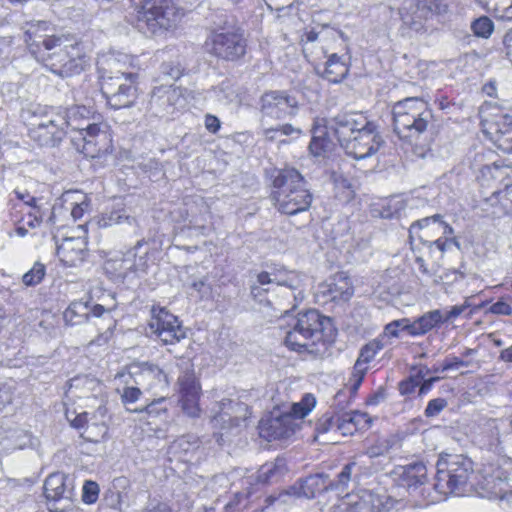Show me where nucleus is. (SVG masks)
I'll return each mask as SVG.
<instances>
[{
	"label": "nucleus",
	"mask_w": 512,
	"mask_h": 512,
	"mask_svg": "<svg viewBox=\"0 0 512 512\" xmlns=\"http://www.w3.org/2000/svg\"><path fill=\"white\" fill-rule=\"evenodd\" d=\"M334 133L345 152L357 160L374 155L383 144L376 125L358 112L337 115Z\"/></svg>",
	"instance_id": "1"
},
{
	"label": "nucleus",
	"mask_w": 512,
	"mask_h": 512,
	"mask_svg": "<svg viewBox=\"0 0 512 512\" xmlns=\"http://www.w3.org/2000/svg\"><path fill=\"white\" fill-rule=\"evenodd\" d=\"M281 321L285 322L280 327L285 329L286 346L298 352H313V346L323 339L324 331L331 326L330 318L317 310H308L296 317L286 310Z\"/></svg>",
	"instance_id": "2"
},
{
	"label": "nucleus",
	"mask_w": 512,
	"mask_h": 512,
	"mask_svg": "<svg viewBox=\"0 0 512 512\" xmlns=\"http://www.w3.org/2000/svg\"><path fill=\"white\" fill-rule=\"evenodd\" d=\"M271 199L281 213L295 215L310 207L312 195L303 176L294 168H285L273 180Z\"/></svg>",
	"instance_id": "3"
},
{
	"label": "nucleus",
	"mask_w": 512,
	"mask_h": 512,
	"mask_svg": "<svg viewBox=\"0 0 512 512\" xmlns=\"http://www.w3.org/2000/svg\"><path fill=\"white\" fill-rule=\"evenodd\" d=\"M137 27L145 33L157 34L175 28L184 11L172 0H132Z\"/></svg>",
	"instance_id": "4"
},
{
	"label": "nucleus",
	"mask_w": 512,
	"mask_h": 512,
	"mask_svg": "<svg viewBox=\"0 0 512 512\" xmlns=\"http://www.w3.org/2000/svg\"><path fill=\"white\" fill-rule=\"evenodd\" d=\"M61 45L54 50L35 49L36 60L61 77L79 74L88 65V58L79 44L66 35H58Z\"/></svg>",
	"instance_id": "5"
},
{
	"label": "nucleus",
	"mask_w": 512,
	"mask_h": 512,
	"mask_svg": "<svg viewBox=\"0 0 512 512\" xmlns=\"http://www.w3.org/2000/svg\"><path fill=\"white\" fill-rule=\"evenodd\" d=\"M473 462L460 454L441 456L437 462L435 489L443 495L461 494L473 475Z\"/></svg>",
	"instance_id": "6"
},
{
	"label": "nucleus",
	"mask_w": 512,
	"mask_h": 512,
	"mask_svg": "<svg viewBox=\"0 0 512 512\" xmlns=\"http://www.w3.org/2000/svg\"><path fill=\"white\" fill-rule=\"evenodd\" d=\"M393 120L394 131L400 137H411L427 129L432 120V111L424 100L406 98L393 106Z\"/></svg>",
	"instance_id": "7"
},
{
	"label": "nucleus",
	"mask_w": 512,
	"mask_h": 512,
	"mask_svg": "<svg viewBox=\"0 0 512 512\" xmlns=\"http://www.w3.org/2000/svg\"><path fill=\"white\" fill-rule=\"evenodd\" d=\"M453 228L447 224L440 214L417 220L409 228L411 244L419 241L423 244L435 245L438 250L445 252L452 245L459 246L455 238L451 237Z\"/></svg>",
	"instance_id": "8"
},
{
	"label": "nucleus",
	"mask_w": 512,
	"mask_h": 512,
	"mask_svg": "<svg viewBox=\"0 0 512 512\" xmlns=\"http://www.w3.org/2000/svg\"><path fill=\"white\" fill-rule=\"evenodd\" d=\"M148 326L151 334L164 345H174L186 338V331L178 318L164 307L151 308Z\"/></svg>",
	"instance_id": "9"
},
{
	"label": "nucleus",
	"mask_w": 512,
	"mask_h": 512,
	"mask_svg": "<svg viewBox=\"0 0 512 512\" xmlns=\"http://www.w3.org/2000/svg\"><path fill=\"white\" fill-rule=\"evenodd\" d=\"M135 58L122 52H109L97 59V68L102 82L137 79Z\"/></svg>",
	"instance_id": "10"
},
{
	"label": "nucleus",
	"mask_w": 512,
	"mask_h": 512,
	"mask_svg": "<svg viewBox=\"0 0 512 512\" xmlns=\"http://www.w3.org/2000/svg\"><path fill=\"white\" fill-rule=\"evenodd\" d=\"M207 50L222 59L236 60L246 52V40L237 30L215 31L206 40Z\"/></svg>",
	"instance_id": "11"
},
{
	"label": "nucleus",
	"mask_w": 512,
	"mask_h": 512,
	"mask_svg": "<svg viewBox=\"0 0 512 512\" xmlns=\"http://www.w3.org/2000/svg\"><path fill=\"white\" fill-rule=\"evenodd\" d=\"M72 427L82 429L81 436L89 442H99L107 434L108 426L106 423L107 408L106 405L96 406L93 412L83 411L74 417L69 412L66 413Z\"/></svg>",
	"instance_id": "12"
},
{
	"label": "nucleus",
	"mask_w": 512,
	"mask_h": 512,
	"mask_svg": "<svg viewBox=\"0 0 512 512\" xmlns=\"http://www.w3.org/2000/svg\"><path fill=\"white\" fill-rule=\"evenodd\" d=\"M75 148L86 157L95 158L110 148L111 139L106 125L88 124L86 130L72 136Z\"/></svg>",
	"instance_id": "13"
},
{
	"label": "nucleus",
	"mask_w": 512,
	"mask_h": 512,
	"mask_svg": "<svg viewBox=\"0 0 512 512\" xmlns=\"http://www.w3.org/2000/svg\"><path fill=\"white\" fill-rule=\"evenodd\" d=\"M509 169L496 164L481 169L483 185L493 189L495 196L502 206L512 211V182L508 179Z\"/></svg>",
	"instance_id": "14"
},
{
	"label": "nucleus",
	"mask_w": 512,
	"mask_h": 512,
	"mask_svg": "<svg viewBox=\"0 0 512 512\" xmlns=\"http://www.w3.org/2000/svg\"><path fill=\"white\" fill-rule=\"evenodd\" d=\"M66 393L79 400L94 401L95 406L105 405L107 400L105 385L91 375H79L72 378ZM86 406L94 407V404H86Z\"/></svg>",
	"instance_id": "15"
},
{
	"label": "nucleus",
	"mask_w": 512,
	"mask_h": 512,
	"mask_svg": "<svg viewBox=\"0 0 512 512\" xmlns=\"http://www.w3.org/2000/svg\"><path fill=\"white\" fill-rule=\"evenodd\" d=\"M66 133L65 121L59 112H50L45 118L33 124L29 129V136L40 146H54Z\"/></svg>",
	"instance_id": "16"
},
{
	"label": "nucleus",
	"mask_w": 512,
	"mask_h": 512,
	"mask_svg": "<svg viewBox=\"0 0 512 512\" xmlns=\"http://www.w3.org/2000/svg\"><path fill=\"white\" fill-rule=\"evenodd\" d=\"M136 80L102 82V93L105 95L109 106L114 109L131 107L137 99Z\"/></svg>",
	"instance_id": "17"
},
{
	"label": "nucleus",
	"mask_w": 512,
	"mask_h": 512,
	"mask_svg": "<svg viewBox=\"0 0 512 512\" xmlns=\"http://www.w3.org/2000/svg\"><path fill=\"white\" fill-rule=\"evenodd\" d=\"M297 110V100L285 92L269 91L261 97V111L264 116L283 119L295 116Z\"/></svg>",
	"instance_id": "18"
},
{
	"label": "nucleus",
	"mask_w": 512,
	"mask_h": 512,
	"mask_svg": "<svg viewBox=\"0 0 512 512\" xmlns=\"http://www.w3.org/2000/svg\"><path fill=\"white\" fill-rule=\"evenodd\" d=\"M51 28L47 22L37 21L28 23L25 29V42L31 54L36 58L35 49L54 50L61 45V38L51 35Z\"/></svg>",
	"instance_id": "19"
},
{
	"label": "nucleus",
	"mask_w": 512,
	"mask_h": 512,
	"mask_svg": "<svg viewBox=\"0 0 512 512\" xmlns=\"http://www.w3.org/2000/svg\"><path fill=\"white\" fill-rule=\"evenodd\" d=\"M330 512H385L378 495L364 492L361 495H347L330 508Z\"/></svg>",
	"instance_id": "20"
},
{
	"label": "nucleus",
	"mask_w": 512,
	"mask_h": 512,
	"mask_svg": "<svg viewBox=\"0 0 512 512\" xmlns=\"http://www.w3.org/2000/svg\"><path fill=\"white\" fill-rule=\"evenodd\" d=\"M150 105L158 113L172 114L176 108L185 105L183 90L172 85L155 87L151 94Z\"/></svg>",
	"instance_id": "21"
},
{
	"label": "nucleus",
	"mask_w": 512,
	"mask_h": 512,
	"mask_svg": "<svg viewBox=\"0 0 512 512\" xmlns=\"http://www.w3.org/2000/svg\"><path fill=\"white\" fill-rule=\"evenodd\" d=\"M299 430V423L290 415H280L262 420L259 425V434L268 441L286 439Z\"/></svg>",
	"instance_id": "22"
},
{
	"label": "nucleus",
	"mask_w": 512,
	"mask_h": 512,
	"mask_svg": "<svg viewBox=\"0 0 512 512\" xmlns=\"http://www.w3.org/2000/svg\"><path fill=\"white\" fill-rule=\"evenodd\" d=\"M140 247L141 242H138L135 247L129 249L121 257L108 260L105 263V269L122 278H126L132 272L145 271L146 259L144 256L137 255V250Z\"/></svg>",
	"instance_id": "23"
},
{
	"label": "nucleus",
	"mask_w": 512,
	"mask_h": 512,
	"mask_svg": "<svg viewBox=\"0 0 512 512\" xmlns=\"http://www.w3.org/2000/svg\"><path fill=\"white\" fill-rule=\"evenodd\" d=\"M57 256L67 266H77L81 263L87 252V241L83 235L67 236L61 243L56 241Z\"/></svg>",
	"instance_id": "24"
},
{
	"label": "nucleus",
	"mask_w": 512,
	"mask_h": 512,
	"mask_svg": "<svg viewBox=\"0 0 512 512\" xmlns=\"http://www.w3.org/2000/svg\"><path fill=\"white\" fill-rule=\"evenodd\" d=\"M301 281L300 275L295 271L286 269H279L272 272L264 271L257 275L258 285L251 287V293L254 297H257L260 293V286L265 285L284 286L290 290H295L300 286Z\"/></svg>",
	"instance_id": "25"
},
{
	"label": "nucleus",
	"mask_w": 512,
	"mask_h": 512,
	"mask_svg": "<svg viewBox=\"0 0 512 512\" xmlns=\"http://www.w3.org/2000/svg\"><path fill=\"white\" fill-rule=\"evenodd\" d=\"M430 9L426 0H404L399 8L400 19L403 24L416 31L422 28L423 20Z\"/></svg>",
	"instance_id": "26"
},
{
	"label": "nucleus",
	"mask_w": 512,
	"mask_h": 512,
	"mask_svg": "<svg viewBox=\"0 0 512 512\" xmlns=\"http://www.w3.org/2000/svg\"><path fill=\"white\" fill-rule=\"evenodd\" d=\"M488 133L499 149L506 153H512V116H499L489 125Z\"/></svg>",
	"instance_id": "27"
},
{
	"label": "nucleus",
	"mask_w": 512,
	"mask_h": 512,
	"mask_svg": "<svg viewBox=\"0 0 512 512\" xmlns=\"http://www.w3.org/2000/svg\"><path fill=\"white\" fill-rule=\"evenodd\" d=\"M139 384L145 385L148 390L163 391L168 388L169 382L167 375L157 365L152 363H143L138 373Z\"/></svg>",
	"instance_id": "28"
},
{
	"label": "nucleus",
	"mask_w": 512,
	"mask_h": 512,
	"mask_svg": "<svg viewBox=\"0 0 512 512\" xmlns=\"http://www.w3.org/2000/svg\"><path fill=\"white\" fill-rule=\"evenodd\" d=\"M65 121V129L70 128L75 134L86 130L92 111L85 105H75L61 113Z\"/></svg>",
	"instance_id": "29"
},
{
	"label": "nucleus",
	"mask_w": 512,
	"mask_h": 512,
	"mask_svg": "<svg viewBox=\"0 0 512 512\" xmlns=\"http://www.w3.org/2000/svg\"><path fill=\"white\" fill-rule=\"evenodd\" d=\"M324 489H326V484L323 477L321 475H313L290 487L287 494L297 498L310 499L313 498L317 492Z\"/></svg>",
	"instance_id": "30"
},
{
	"label": "nucleus",
	"mask_w": 512,
	"mask_h": 512,
	"mask_svg": "<svg viewBox=\"0 0 512 512\" xmlns=\"http://www.w3.org/2000/svg\"><path fill=\"white\" fill-rule=\"evenodd\" d=\"M443 322L444 314L441 312V310L436 309L429 311L415 319L413 322L410 321V335H424Z\"/></svg>",
	"instance_id": "31"
},
{
	"label": "nucleus",
	"mask_w": 512,
	"mask_h": 512,
	"mask_svg": "<svg viewBox=\"0 0 512 512\" xmlns=\"http://www.w3.org/2000/svg\"><path fill=\"white\" fill-rule=\"evenodd\" d=\"M327 287V292L331 300L334 301H348L354 293L352 283L344 273L336 274L330 278Z\"/></svg>",
	"instance_id": "32"
},
{
	"label": "nucleus",
	"mask_w": 512,
	"mask_h": 512,
	"mask_svg": "<svg viewBox=\"0 0 512 512\" xmlns=\"http://www.w3.org/2000/svg\"><path fill=\"white\" fill-rule=\"evenodd\" d=\"M348 72L349 68L346 61L333 53L328 56L321 75L331 83H339L347 76Z\"/></svg>",
	"instance_id": "33"
},
{
	"label": "nucleus",
	"mask_w": 512,
	"mask_h": 512,
	"mask_svg": "<svg viewBox=\"0 0 512 512\" xmlns=\"http://www.w3.org/2000/svg\"><path fill=\"white\" fill-rule=\"evenodd\" d=\"M183 371L178 378L179 397L201 394V388L196 381L192 364L189 361H183Z\"/></svg>",
	"instance_id": "34"
},
{
	"label": "nucleus",
	"mask_w": 512,
	"mask_h": 512,
	"mask_svg": "<svg viewBox=\"0 0 512 512\" xmlns=\"http://www.w3.org/2000/svg\"><path fill=\"white\" fill-rule=\"evenodd\" d=\"M333 143L327 137L326 127L316 121L312 128V139L309 144V150L314 156H321L330 151Z\"/></svg>",
	"instance_id": "35"
},
{
	"label": "nucleus",
	"mask_w": 512,
	"mask_h": 512,
	"mask_svg": "<svg viewBox=\"0 0 512 512\" xmlns=\"http://www.w3.org/2000/svg\"><path fill=\"white\" fill-rule=\"evenodd\" d=\"M66 477L62 473L50 474L44 483V493L48 500L57 501L69 497L67 493Z\"/></svg>",
	"instance_id": "36"
},
{
	"label": "nucleus",
	"mask_w": 512,
	"mask_h": 512,
	"mask_svg": "<svg viewBox=\"0 0 512 512\" xmlns=\"http://www.w3.org/2000/svg\"><path fill=\"white\" fill-rule=\"evenodd\" d=\"M401 470L402 484L408 488L422 485L426 481L427 469L421 462L406 465Z\"/></svg>",
	"instance_id": "37"
},
{
	"label": "nucleus",
	"mask_w": 512,
	"mask_h": 512,
	"mask_svg": "<svg viewBox=\"0 0 512 512\" xmlns=\"http://www.w3.org/2000/svg\"><path fill=\"white\" fill-rule=\"evenodd\" d=\"M362 422L369 424L370 421L367 414L361 412L346 414L337 419L336 429L342 435H352Z\"/></svg>",
	"instance_id": "38"
},
{
	"label": "nucleus",
	"mask_w": 512,
	"mask_h": 512,
	"mask_svg": "<svg viewBox=\"0 0 512 512\" xmlns=\"http://www.w3.org/2000/svg\"><path fill=\"white\" fill-rule=\"evenodd\" d=\"M90 308L87 303L82 301L72 302L64 311L63 317L66 323L70 325H79L88 319Z\"/></svg>",
	"instance_id": "39"
},
{
	"label": "nucleus",
	"mask_w": 512,
	"mask_h": 512,
	"mask_svg": "<svg viewBox=\"0 0 512 512\" xmlns=\"http://www.w3.org/2000/svg\"><path fill=\"white\" fill-rule=\"evenodd\" d=\"M316 399L312 394H306L301 399V401L294 403L292 405L291 411L286 413V415H290L293 417L295 422L299 423V428L301 427L302 419L305 418L315 407Z\"/></svg>",
	"instance_id": "40"
},
{
	"label": "nucleus",
	"mask_w": 512,
	"mask_h": 512,
	"mask_svg": "<svg viewBox=\"0 0 512 512\" xmlns=\"http://www.w3.org/2000/svg\"><path fill=\"white\" fill-rule=\"evenodd\" d=\"M26 204L30 206V210L22 217L21 223H24L29 229L39 227L43 222V211L36 205V199L30 197Z\"/></svg>",
	"instance_id": "41"
},
{
	"label": "nucleus",
	"mask_w": 512,
	"mask_h": 512,
	"mask_svg": "<svg viewBox=\"0 0 512 512\" xmlns=\"http://www.w3.org/2000/svg\"><path fill=\"white\" fill-rule=\"evenodd\" d=\"M8 441L11 443L12 449H25L34 447L38 441L30 433L25 430L18 429L10 434Z\"/></svg>",
	"instance_id": "42"
},
{
	"label": "nucleus",
	"mask_w": 512,
	"mask_h": 512,
	"mask_svg": "<svg viewBox=\"0 0 512 512\" xmlns=\"http://www.w3.org/2000/svg\"><path fill=\"white\" fill-rule=\"evenodd\" d=\"M67 195H71L74 199V201L71 203V216L75 221L81 219L83 215L90 209V201L88 197L80 192H71Z\"/></svg>",
	"instance_id": "43"
},
{
	"label": "nucleus",
	"mask_w": 512,
	"mask_h": 512,
	"mask_svg": "<svg viewBox=\"0 0 512 512\" xmlns=\"http://www.w3.org/2000/svg\"><path fill=\"white\" fill-rule=\"evenodd\" d=\"M200 394L179 397L182 411L189 417L197 418L201 414L199 407Z\"/></svg>",
	"instance_id": "44"
},
{
	"label": "nucleus",
	"mask_w": 512,
	"mask_h": 512,
	"mask_svg": "<svg viewBox=\"0 0 512 512\" xmlns=\"http://www.w3.org/2000/svg\"><path fill=\"white\" fill-rule=\"evenodd\" d=\"M384 347L381 339H374L367 343L360 352L357 362L367 365Z\"/></svg>",
	"instance_id": "45"
},
{
	"label": "nucleus",
	"mask_w": 512,
	"mask_h": 512,
	"mask_svg": "<svg viewBox=\"0 0 512 512\" xmlns=\"http://www.w3.org/2000/svg\"><path fill=\"white\" fill-rule=\"evenodd\" d=\"M165 401V397L161 396L158 399L152 401L144 408L135 409L134 412L147 415L148 418L160 417L167 413V408L162 406Z\"/></svg>",
	"instance_id": "46"
},
{
	"label": "nucleus",
	"mask_w": 512,
	"mask_h": 512,
	"mask_svg": "<svg viewBox=\"0 0 512 512\" xmlns=\"http://www.w3.org/2000/svg\"><path fill=\"white\" fill-rule=\"evenodd\" d=\"M44 275V265L41 263H35L33 267L23 275L22 281L25 286H35L42 281Z\"/></svg>",
	"instance_id": "47"
},
{
	"label": "nucleus",
	"mask_w": 512,
	"mask_h": 512,
	"mask_svg": "<svg viewBox=\"0 0 512 512\" xmlns=\"http://www.w3.org/2000/svg\"><path fill=\"white\" fill-rule=\"evenodd\" d=\"M471 28L475 35L488 38L493 32L494 25L488 17H480L472 23Z\"/></svg>",
	"instance_id": "48"
},
{
	"label": "nucleus",
	"mask_w": 512,
	"mask_h": 512,
	"mask_svg": "<svg viewBox=\"0 0 512 512\" xmlns=\"http://www.w3.org/2000/svg\"><path fill=\"white\" fill-rule=\"evenodd\" d=\"M399 329L407 331L408 334L410 335V320L407 318H402L388 323L384 328L382 337H398Z\"/></svg>",
	"instance_id": "49"
},
{
	"label": "nucleus",
	"mask_w": 512,
	"mask_h": 512,
	"mask_svg": "<svg viewBox=\"0 0 512 512\" xmlns=\"http://www.w3.org/2000/svg\"><path fill=\"white\" fill-rule=\"evenodd\" d=\"M99 496V485L94 481H85L82 489V500L86 504H93Z\"/></svg>",
	"instance_id": "50"
},
{
	"label": "nucleus",
	"mask_w": 512,
	"mask_h": 512,
	"mask_svg": "<svg viewBox=\"0 0 512 512\" xmlns=\"http://www.w3.org/2000/svg\"><path fill=\"white\" fill-rule=\"evenodd\" d=\"M390 448L391 445L389 440L378 439L374 444L367 447L366 454L370 458H375L387 454Z\"/></svg>",
	"instance_id": "51"
},
{
	"label": "nucleus",
	"mask_w": 512,
	"mask_h": 512,
	"mask_svg": "<svg viewBox=\"0 0 512 512\" xmlns=\"http://www.w3.org/2000/svg\"><path fill=\"white\" fill-rule=\"evenodd\" d=\"M366 370H367L366 365L356 361V363L353 367L352 378H351V381H353V384H352L353 390H357L358 387L360 386V384L363 380V377L366 373Z\"/></svg>",
	"instance_id": "52"
},
{
	"label": "nucleus",
	"mask_w": 512,
	"mask_h": 512,
	"mask_svg": "<svg viewBox=\"0 0 512 512\" xmlns=\"http://www.w3.org/2000/svg\"><path fill=\"white\" fill-rule=\"evenodd\" d=\"M141 395V390L138 387L126 386L121 393V399L124 404L136 402Z\"/></svg>",
	"instance_id": "53"
},
{
	"label": "nucleus",
	"mask_w": 512,
	"mask_h": 512,
	"mask_svg": "<svg viewBox=\"0 0 512 512\" xmlns=\"http://www.w3.org/2000/svg\"><path fill=\"white\" fill-rule=\"evenodd\" d=\"M446 404V401L442 398H436L429 401L425 409V415L427 417H433L439 414L445 408Z\"/></svg>",
	"instance_id": "54"
},
{
	"label": "nucleus",
	"mask_w": 512,
	"mask_h": 512,
	"mask_svg": "<svg viewBox=\"0 0 512 512\" xmlns=\"http://www.w3.org/2000/svg\"><path fill=\"white\" fill-rule=\"evenodd\" d=\"M489 312L496 315H511L512 307L505 301H498L490 306Z\"/></svg>",
	"instance_id": "55"
},
{
	"label": "nucleus",
	"mask_w": 512,
	"mask_h": 512,
	"mask_svg": "<svg viewBox=\"0 0 512 512\" xmlns=\"http://www.w3.org/2000/svg\"><path fill=\"white\" fill-rule=\"evenodd\" d=\"M470 303L466 300L462 305H455L446 314H444V322L457 318L461 315L468 307Z\"/></svg>",
	"instance_id": "56"
},
{
	"label": "nucleus",
	"mask_w": 512,
	"mask_h": 512,
	"mask_svg": "<svg viewBox=\"0 0 512 512\" xmlns=\"http://www.w3.org/2000/svg\"><path fill=\"white\" fill-rule=\"evenodd\" d=\"M354 462L346 464L338 475V486H345L351 479Z\"/></svg>",
	"instance_id": "57"
},
{
	"label": "nucleus",
	"mask_w": 512,
	"mask_h": 512,
	"mask_svg": "<svg viewBox=\"0 0 512 512\" xmlns=\"http://www.w3.org/2000/svg\"><path fill=\"white\" fill-rule=\"evenodd\" d=\"M469 365L468 362L463 361L457 357L452 359H446L442 364V371L458 369L459 367H467Z\"/></svg>",
	"instance_id": "58"
},
{
	"label": "nucleus",
	"mask_w": 512,
	"mask_h": 512,
	"mask_svg": "<svg viewBox=\"0 0 512 512\" xmlns=\"http://www.w3.org/2000/svg\"><path fill=\"white\" fill-rule=\"evenodd\" d=\"M205 127L211 133H216L220 129V120L214 115L205 116Z\"/></svg>",
	"instance_id": "59"
},
{
	"label": "nucleus",
	"mask_w": 512,
	"mask_h": 512,
	"mask_svg": "<svg viewBox=\"0 0 512 512\" xmlns=\"http://www.w3.org/2000/svg\"><path fill=\"white\" fill-rule=\"evenodd\" d=\"M334 427L336 428V424L331 418H324L319 421L316 430L320 433H326Z\"/></svg>",
	"instance_id": "60"
},
{
	"label": "nucleus",
	"mask_w": 512,
	"mask_h": 512,
	"mask_svg": "<svg viewBox=\"0 0 512 512\" xmlns=\"http://www.w3.org/2000/svg\"><path fill=\"white\" fill-rule=\"evenodd\" d=\"M110 220L113 221L115 224H122L125 222L128 224H132L135 222L134 218L128 215L121 214L120 212L112 213Z\"/></svg>",
	"instance_id": "61"
},
{
	"label": "nucleus",
	"mask_w": 512,
	"mask_h": 512,
	"mask_svg": "<svg viewBox=\"0 0 512 512\" xmlns=\"http://www.w3.org/2000/svg\"><path fill=\"white\" fill-rule=\"evenodd\" d=\"M278 130L282 135H286V136L293 135V134H298V135L301 134V129L296 128V127L292 126L291 124H284L282 126H279Z\"/></svg>",
	"instance_id": "62"
},
{
	"label": "nucleus",
	"mask_w": 512,
	"mask_h": 512,
	"mask_svg": "<svg viewBox=\"0 0 512 512\" xmlns=\"http://www.w3.org/2000/svg\"><path fill=\"white\" fill-rule=\"evenodd\" d=\"M389 207L393 208L395 213H398L405 208L404 200L401 198H393L389 201Z\"/></svg>",
	"instance_id": "63"
},
{
	"label": "nucleus",
	"mask_w": 512,
	"mask_h": 512,
	"mask_svg": "<svg viewBox=\"0 0 512 512\" xmlns=\"http://www.w3.org/2000/svg\"><path fill=\"white\" fill-rule=\"evenodd\" d=\"M500 358L506 362H512V347L504 349L500 353Z\"/></svg>",
	"instance_id": "64"
}]
</instances>
